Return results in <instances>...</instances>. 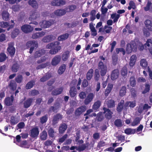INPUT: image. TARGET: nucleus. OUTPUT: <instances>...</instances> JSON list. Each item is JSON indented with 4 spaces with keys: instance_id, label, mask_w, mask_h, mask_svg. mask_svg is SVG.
<instances>
[{
    "instance_id": "nucleus-48",
    "label": "nucleus",
    "mask_w": 152,
    "mask_h": 152,
    "mask_svg": "<svg viewBox=\"0 0 152 152\" xmlns=\"http://www.w3.org/2000/svg\"><path fill=\"white\" fill-rule=\"evenodd\" d=\"M126 88L124 86L122 87L120 91L119 94L120 96H124L126 94Z\"/></svg>"
},
{
    "instance_id": "nucleus-46",
    "label": "nucleus",
    "mask_w": 152,
    "mask_h": 152,
    "mask_svg": "<svg viewBox=\"0 0 152 152\" xmlns=\"http://www.w3.org/2000/svg\"><path fill=\"white\" fill-rule=\"evenodd\" d=\"M76 6L72 5L66 8V10L67 12H72L74 10L76 9Z\"/></svg>"
},
{
    "instance_id": "nucleus-6",
    "label": "nucleus",
    "mask_w": 152,
    "mask_h": 152,
    "mask_svg": "<svg viewBox=\"0 0 152 152\" xmlns=\"http://www.w3.org/2000/svg\"><path fill=\"white\" fill-rule=\"evenodd\" d=\"M95 96V94L92 93H89L86 97L84 103L85 104L87 105L91 102Z\"/></svg>"
},
{
    "instance_id": "nucleus-10",
    "label": "nucleus",
    "mask_w": 152,
    "mask_h": 152,
    "mask_svg": "<svg viewBox=\"0 0 152 152\" xmlns=\"http://www.w3.org/2000/svg\"><path fill=\"white\" fill-rule=\"evenodd\" d=\"M61 57L60 56L57 55L55 56L52 59L51 64L53 66H56L60 62Z\"/></svg>"
},
{
    "instance_id": "nucleus-54",
    "label": "nucleus",
    "mask_w": 152,
    "mask_h": 152,
    "mask_svg": "<svg viewBox=\"0 0 152 152\" xmlns=\"http://www.w3.org/2000/svg\"><path fill=\"white\" fill-rule=\"evenodd\" d=\"M127 68L126 66L123 67L121 70V74L123 76H125L127 73Z\"/></svg>"
},
{
    "instance_id": "nucleus-15",
    "label": "nucleus",
    "mask_w": 152,
    "mask_h": 152,
    "mask_svg": "<svg viewBox=\"0 0 152 152\" xmlns=\"http://www.w3.org/2000/svg\"><path fill=\"white\" fill-rule=\"evenodd\" d=\"M137 59L136 56L135 55H132L130 59L129 65L130 67H133L135 64Z\"/></svg>"
},
{
    "instance_id": "nucleus-9",
    "label": "nucleus",
    "mask_w": 152,
    "mask_h": 152,
    "mask_svg": "<svg viewBox=\"0 0 152 152\" xmlns=\"http://www.w3.org/2000/svg\"><path fill=\"white\" fill-rule=\"evenodd\" d=\"M66 2L64 0H54L51 2V4L53 6H60L64 5Z\"/></svg>"
},
{
    "instance_id": "nucleus-23",
    "label": "nucleus",
    "mask_w": 152,
    "mask_h": 152,
    "mask_svg": "<svg viewBox=\"0 0 152 152\" xmlns=\"http://www.w3.org/2000/svg\"><path fill=\"white\" fill-rule=\"evenodd\" d=\"M141 118L139 117L135 118L131 123V125L132 126H135L138 124L140 122Z\"/></svg>"
},
{
    "instance_id": "nucleus-44",
    "label": "nucleus",
    "mask_w": 152,
    "mask_h": 152,
    "mask_svg": "<svg viewBox=\"0 0 152 152\" xmlns=\"http://www.w3.org/2000/svg\"><path fill=\"white\" fill-rule=\"evenodd\" d=\"M76 94V89L75 87L71 88L70 90V94L71 97H73L75 96Z\"/></svg>"
},
{
    "instance_id": "nucleus-37",
    "label": "nucleus",
    "mask_w": 152,
    "mask_h": 152,
    "mask_svg": "<svg viewBox=\"0 0 152 152\" xmlns=\"http://www.w3.org/2000/svg\"><path fill=\"white\" fill-rule=\"evenodd\" d=\"M63 91L62 88H59L57 89L56 90L53 91L52 92V94L54 95H57L61 93Z\"/></svg>"
},
{
    "instance_id": "nucleus-16",
    "label": "nucleus",
    "mask_w": 152,
    "mask_h": 152,
    "mask_svg": "<svg viewBox=\"0 0 152 152\" xmlns=\"http://www.w3.org/2000/svg\"><path fill=\"white\" fill-rule=\"evenodd\" d=\"M45 34V33L44 31L39 32L33 34L32 35V38L35 39L38 38L42 37Z\"/></svg>"
},
{
    "instance_id": "nucleus-51",
    "label": "nucleus",
    "mask_w": 152,
    "mask_h": 152,
    "mask_svg": "<svg viewBox=\"0 0 152 152\" xmlns=\"http://www.w3.org/2000/svg\"><path fill=\"white\" fill-rule=\"evenodd\" d=\"M34 83V81H32L28 83L26 86V88L27 89L31 88L33 86Z\"/></svg>"
},
{
    "instance_id": "nucleus-47",
    "label": "nucleus",
    "mask_w": 152,
    "mask_h": 152,
    "mask_svg": "<svg viewBox=\"0 0 152 152\" xmlns=\"http://www.w3.org/2000/svg\"><path fill=\"white\" fill-rule=\"evenodd\" d=\"M101 104L100 102L98 101L96 102L93 105V108L95 110L98 109L100 106Z\"/></svg>"
},
{
    "instance_id": "nucleus-20",
    "label": "nucleus",
    "mask_w": 152,
    "mask_h": 152,
    "mask_svg": "<svg viewBox=\"0 0 152 152\" xmlns=\"http://www.w3.org/2000/svg\"><path fill=\"white\" fill-rule=\"evenodd\" d=\"M144 9L145 11H149L152 13V3L148 1Z\"/></svg>"
},
{
    "instance_id": "nucleus-34",
    "label": "nucleus",
    "mask_w": 152,
    "mask_h": 152,
    "mask_svg": "<svg viewBox=\"0 0 152 152\" xmlns=\"http://www.w3.org/2000/svg\"><path fill=\"white\" fill-rule=\"evenodd\" d=\"M39 14L37 12H35L30 16L29 19L31 20H35L39 18Z\"/></svg>"
},
{
    "instance_id": "nucleus-14",
    "label": "nucleus",
    "mask_w": 152,
    "mask_h": 152,
    "mask_svg": "<svg viewBox=\"0 0 152 152\" xmlns=\"http://www.w3.org/2000/svg\"><path fill=\"white\" fill-rule=\"evenodd\" d=\"M86 110V107L85 106H82L76 110L75 113L77 115H80L82 113L84 112Z\"/></svg>"
},
{
    "instance_id": "nucleus-43",
    "label": "nucleus",
    "mask_w": 152,
    "mask_h": 152,
    "mask_svg": "<svg viewBox=\"0 0 152 152\" xmlns=\"http://www.w3.org/2000/svg\"><path fill=\"white\" fill-rule=\"evenodd\" d=\"M62 116L60 114H57L53 118V123L55 124L56 123V121L59 119H61L62 118Z\"/></svg>"
},
{
    "instance_id": "nucleus-49",
    "label": "nucleus",
    "mask_w": 152,
    "mask_h": 152,
    "mask_svg": "<svg viewBox=\"0 0 152 152\" xmlns=\"http://www.w3.org/2000/svg\"><path fill=\"white\" fill-rule=\"evenodd\" d=\"M120 17V15L118 14H112L111 15V17L112 19H114L113 21L114 22H117Z\"/></svg>"
},
{
    "instance_id": "nucleus-30",
    "label": "nucleus",
    "mask_w": 152,
    "mask_h": 152,
    "mask_svg": "<svg viewBox=\"0 0 152 152\" xmlns=\"http://www.w3.org/2000/svg\"><path fill=\"white\" fill-rule=\"evenodd\" d=\"M93 73V70L91 69L87 73L86 77L87 79L88 80H90L92 78Z\"/></svg>"
},
{
    "instance_id": "nucleus-31",
    "label": "nucleus",
    "mask_w": 152,
    "mask_h": 152,
    "mask_svg": "<svg viewBox=\"0 0 152 152\" xmlns=\"http://www.w3.org/2000/svg\"><path fill=\"white\" fill-rule=\"evenodd\" d=\"M140 65L144 68H146L148 66V63L146 60L145 59H141L140 63Z\"/></svg>"
},
{
    "instance_id": "nucleus-36",
    "label": "nucleus",
    "mask_w": 152,
    "mask_h": 152,
    "mask_svg": "<svg viewBox=\"0 0 152 152\" xmlns=\"http://www.w3.org/2000/svg\"><path fill=\"white\" fill-rule=\"evenodd\" d=\"M28 3L33 7L37 8L38 7V4L36 1L35 0H30Z\"/></svg>"
},
{
    "instance_id": "nucleus-22",
    "label": "nucleus",
    "mask_w": 152,
    "mask_h": 152,
    "mask_svg": "<svg viewBox=\"0 0 152 152\" xmlns=\"http://www.w3.org/2000/svg\"><path fill=\"white\" fill-rule=\"evenodd\" d=\"M119 74V71L118 70H114L112 72L111 75V78L112 80H114L118 77Z\"/></svg>"
},
{
    "instance_id": "nucleus-2",
    "label": "nucleus",
    "mask_w": 152,
    "mask_h": 152,
    "mask_svg": "<svg viewBox=\"0 0 152 152\" xmlns=\"http://www.w3.org/2000/svg\"><path fill=\"white\" fill-rule=\"evenodd\" d=\"M137 48L136 44L135 42L132 41L127 45L126 49V52L128 54L130 53L132 51H136Z\"/></svg>"
},
{
    "instance_id": "nucleus-40",
    "label": "nucleus",
    "mask_w": 152,
    "mask_h": 152,
    "mask_svg": "<svg viewBox=\"0 0 152 152\" xmlns=\"http://www.w3.org/2000/svg\"><path fill=\"white\" fill-rule=\"evenodd\" d=\"M33 99H29L26 101L24 103V106L25 108H28L30 105L31 103L32 102Z\"/></svg>"
},
{
    "instance_id": "nucleus-17",
    "label": "nucleus",
    "mask_w": 152,
    "mask_h": 152,
    "mask_svg": "<svg viewBox=\"0 0 152 152\" xmlns=\"http://www.w3.org/2000/svg\"><path fill=\"white\" fill-rule=\"evenodd\" d=\"M145 24L147 28L150 31H152V22L150 20H145Z\"/></svg>"
},
{
    "instance_id": "nucleus-5",
    "label": "nucleus",
    "mask_w": 152,
    "mask_h": 152,
    "mask_svg": "<svg viewBox=\"0 0 152 152\" xmlns=\"http://www.w3.org/2000/svg\"><path fill=\"white\" fill-rule=\"evenodd\" d=\"M99 67L100 70L101 75L102 76L104 75L107 71V67L102 62H100L99 64Z\"/></svg>"
},
{
    "instance_id": "nucleus-25",
    "label": "nucleus",
    "mask_w": 152,
    "mask_h": 152,
    "mask_svg": "<svg viewBox=\"0 0 152 152\" xmlns=\"http://www.w3.org/2000/svg\"><path fill=\"white\" fill-rule=\"evenodd\" d=\"M113 87V85L111 84H108L107 88L105 92V95L106 96H108L111 91Z\"/></svg>"
},
{
    "instance_id": "nucleus-26",
    "label": "nucleus",
    "mask_w": 152,
    "mask_h": 152,
    "mask_svg": "<svg viewBox=\"0 0 152 152\" xmlns=\"http://www.w3.org/2000/svg\"><path fill=\"white\" fill-rule=\"evenodd\" d=\"M66 69V65L65 64H63L60 66L58 70V74L61 75L65 71Z\"/></svg>"
},
{
    "instance_id": "nucleus-39",
    "label": "nucleus",
    "mask_w": 152,
    "mask_h": 152,
    "mask_svg": "<svg viewBox=\"0 0 152 152\" xmlns=\"http://www.w3.org/2000/svg\"><path fill=\"white\" fill-rule=\"evenodd\" d=\"M106 102L107 104V106L109 107H112L115 106L114 101L113 100H110L109 101L107 100H106Z\"/></svg>"
},
{
    "instance_id": "nucleus-35",
    "label": "nucleus",
    "mask_w": 152,
    "mask_h": 152,
    "mask_svg": "<svg viewBox=\"0 0 152 152\" xmlns=\"http://www.w3.org/2000/svg\"><path fill=\"white\" fill-rule=\"evenodd\" d=\"M19 33V30L18 29L15 28L12 31L11 34V37L13 38L16 37Z\"/></svg>"
},
{
    "instance_id": "nucleus-3",
    "label": "nucleus",
    "mask_w": 152,
    "mask_h": 152,
    "mask_svg": "<svg viewBox=\"0 0 152 152\" xmlns=\"http://www.w3.org/2000/svg\"><path fill=\"white\" fill-rule=\"evenodd\" d=\"M55 23V21L53 20H50L49 21L43 20L39 23V25L41 28H46L49 27Z\"/></svg>"
},
{
    "instance_id": "nucleus-56",
    "label": "nucleus",
    "mask_w": 152,
    "mask_h": 152,
    "mask_svg": "<svg viewBox=\"0 0 152 152\" xmlns=\"http://www.w3.org/2000/svg\"><path fill=\"white\" fill-rule=\"evenodd\" d=\"M0 26L2 28H7L9 25L7 22H0Z\"/></svg>"
},
{
    "instance_id": "nucleus-18",
    "label": "nucleus",
    "mask_w": 152,
    "mask_h": 152,
    "mask_svg": "<svg viewBox=\"0 0 152 152\" xmlns=\"http://www.w3.org/2000/svg\"><path fill=\"white\" fill-rule=\"evenodd\" d=\"M104 113L105 114V117L108 119H110L112 117V114L113 113L110 111L105 108H104Z\"/></svg>"
},
{
    "instance_id": "nucleus-63",
    "label": "nucleus",
    "mask_w": 152,
    "mask_h": 152,
    "mask_svg": "<svg viewBox=\"0 0 152 152\" xmlns=\"http://www.w3.org/2000/svg\"><path fill=\"white\" fill-rule=\"evenodd\" d=\"M16 81L18 83H20L21 82L22 80V77L21 75H18L15 79Z\"/></svg>"
},
{
    "instance_id": "nucleus-13",
    "label": "nucleus",
    "mask_w": 152,
    "mask_h": 152,
    "mask_svg": "<svg viewBox=\"0 0 152 152\" xmlns=\"http://www.w3.org/2000/svg\"><path fill=\"white\" fill-rule=\"evenodd\" d=\"M7 50L9 54L12 56L13 55L15 52V49L12 44H10L9 45V47Z\"/></svg>"
},
{
    "instance_id": "nucleus-32",
    "label": "nucleus",
    "mask_w": 152,
    "mask_h": 152,
    "mask_svg": "<svg viewBox=\"0 0 152 152\" xmlns=\"http://www.w3.org/2000/svg\"><path fill=\"white\" fill-rule=\"evenodd\" d=\"M124 103V100H121L120 102V103L118 104V107H117V110L118 112H120L121 111L123 108L125 109L124 108V107H123V105Z\"/></svg>"
},
{
    "instance_id": "nucleus-21",
    "label": "nucleus",
    "mask_w": 152,
    "mask_h": 152,
    "mask_svg": "<svg viewBox=\"0 0 152 152\" xmlns=\"http://www.w3.org/2000/svg\"><path fill=\"white\" fill-rule=\"evenodd\" d=\"M55 37L52 35H50L45 37L43 39V41L44 42H49L54 40Z\"/></svg>"
},
{
    "instance_id": "nucleus-50",
    "label": "nucleus",
    "mask_w": 152,
    "mask_h": 152,
    "mask_svg": "<svg viewBox=\"0 0 152 152\" xmlns=\"http://www.w3.org/2000/svg\"><path fill=\"white\" fill-rule=\"evenodd\" d=\"M52 76V75L51 74L48 73L46 75L45 77H44L42 78H41L40 79V80L42 82H44L46 81L49 78L51 77Z\"/></svg>"
},
{
    "instance_id": "nucleus-41",
    "label": "nucleus",
    "mask_w": 152,
    "mask_h": 152,
    "mask_svg": "<svg viewBox=\"0 0 152 152\" xmlns=\"http://www.w3.org/2000/svg\"><path fill=\"white\" fill-rule=\"evenodd\" d=\"M69 37V34H66L61 35L58 37V39L59 41H62L67 39Z\"/></svg>"
},
{
    "instance_id": "nucleus-33",
    "label": "nucleus",
    "mask_w": 152,
    "mask_h": 152,
    "mask_svg": "<svg viewBox=\"0 0 152 152\" xmlns=\"http://www.w3.org/2000/svg\"><path fill=\"white\" fill-rule=\"evenodd\" d=\"M124 103V100H121L120 102V103L118 104V107H117V110L118 112H120L121 111L123 108L125 109L124 108V107H123V105Z\"/></svg>"
},
{
    "instance_id": "nucleus-28",
    "label": "nucleus",
    "mask_w": 152,
    "mask_h": 152,
    "mask_svg": "<svg viewBox=\"0 0 152 152\" xmlns=\"http://www.w3.org/2000/svg\"><path fill=\"white\" fill-rule=\"evenodd\" d=\"M69 51H66L64 53L62 56V60L63 61H66L68 59L69 57Z\"/></svg>"
},
{
    "instance_id": "nucleus-12",
    "label": "nucleus",
    "mask_w": 152,
    "mask_h": 152,
    "mask_svg": "<svg viewBox=\"0 0 152 152\" xmlns=\"http://www.w3.org/2000/svg\"><path fill=\"white\" fill-rule=\"evenodd\" d=\"M30 136L33 137H37L39 134V131L37 127H34L30 131Z\"/></svg>"
},
{
    "instance_id": "nucleus-11",
    "label": "nucleus",
    "mask_w": 152,
    "mask_h": 152,
    "mask_svg": "<svg viewBox=\"0 0 152 152\" xmlns=\"http://www.w3.org/2000/svg\"><path fill=\"white\" fill-rule=\"evenodd\" d=\"M136 105V102L135 101H129L126 102L124 104V108L125 110L128 109L129 107L130 108L134 107Z\"/></svg>"
},
{
    "instance_id": "nucleus-7",
    "label": "nucleus",
    "mask_w": 152,
    "mask_h": 152,
    "mask_svg": "<svg viewBox=\"0 0 152 152\" xmlns=\"http://www.w3.org/2000/svg\"><path fill=\"white\" fill-rule=\"evenodd\" d=\"M66 12V10L63 9L58 10L54 11V13L51 15L52 17H54L55 16H61L64 15Z\"/></svg>"
},
{
    "instance_id": "nucleus-19",
    "label": "nucleus",
    "mask_w": 152,
    "mask_h": 152,
    "mask_svg": "<svg viewBox=\"0 0 152 152\" xmlns=\"http://www.w3.org/2000/svg\"><path fill=\"white\" fill-rule=\"evenodd\" d=\"M13 100V98L12 96L10 97H8L6 98L5 100V104L7 106H10L12 104Z\"/></svg>"
},
{
    "instance_id": "nucleus-27",
    "label": "nucleus",
    "mask_w": 152,
    "mask_h": 152,
    "mask_svg": "<svg viewBox=\"0 0 152 152\" xmlns=\"http://www.w3.org/2000/svg\"><path fill=\"white\" fill-rule=\"evenodd\" d=\"M10 121L11 125H14L17 124L19 121V119L17 118L12 116L11 118Z\"/></svg>"
},
{
    "instance_id": "nucleus-61",
    "label": "nucleus",
    "mask_w": 152,
    "mask_h": 152,
    "mask_svg": "<svg viewBox=\"0 0 152 152\" xmlns=\"http://www.w3.org/2000/svg\"><path fill=\"white\" fill-rule=\"evenodd\" d=\"M18 66L17 64H14L12 67V70L14 72H16L17 71Z\"/></svg>"
},
{
    "instance_id": "nucleus-57",
    "label": "nucleus",
    "mask_w": 152,
    "mask_h": 152,
    "mask_svg": "<svg viewBox=\"0 0 152 152\" xmlns=\"http://www.w3.org/2000/svg\"><path fill=\"white\" fill-rule=\"evenodd\" d=\"M47 134L46 132L43 131L42 133L41 136V139L42 140H45L47 137Z\"/></svg>"
},
{
    "instance_id": "nucleus-38",
    "label": "nucleus",
    "mask_w": 152,
    "mask_h": 152,
    "mask_svg": "<svg viewBox=\"0 0 152 152\" xmlns=\"http://www.w3.org/2000/svg\"><path fill=\"white\" fill-rule=\"evenodd\" d=\"M67 128V126L66 124H62L59 127V132L61 133H63L66 130Z\"/></svg>"
},
{
    "instance_id": "nucleus-55",
    "label": "nucleus",
    "mask_w": 152,
    "mask_h": 152,
    "mask_svg": "<svg viewBox=\"0 0 152 152\" xmlns=\"http://www.w3.org/2000/svg\"><path fill=\"white\" fill-rule=\"evenodd\" d=\"M130 83L131 85L133 87L136 84L135 78L133 77H131L130 79Z\"/></svg>"
},
{
    "instance_id": "nucleus-58",
    "label": "nucleus",
    "mask_w": 152,
    "mask_h": 152,
    "mask_svg": "<svg viewBox=\"0 0 152 152\" xmlns=\"http://www.w3.org/2000/svg\"><path fill=\"white\" fill-rule=\"evenodd\" d=\"M20 146L22 147L28 148L29 146L27 145L26 142V141H23L20 145Z\"/></svg>"
},
{
    "instance_id": "nucleus-1",
    "label": "nucleus",
    "mask_w": 152,
    "mask_h": 152,
    "mask_svg": "<svg viewBox=\"0 0 152 152\" xmlns=\"http://www.w3.org/2000/svg\"><path fill=\"white\" fill-rule=\"evenodd\" d=\"M47 49H51L49 51V53L51 54H55L58 52L61 49L59 45V42L56 41L49 43L46 46Z\"/></svg>"
},
{
    "instance_id": "nucleus-60",
    "label": "nucleus",
    "mask_w": 152,
    "mask_h": 152,
    "mask_svg": "<svg viewBox=\"0 0 152 152\" xmlns=\"http://www.w3.org/2000/svg\"><path fill=\"white\" fill-rule=\"evenodd\" d=\"M115 124L117 126H122V121L120 120H117L115 121Z\"/></svg>"
},
{
    "instance_id": "nucleus-64",
    "label": "nucleus",
    "mask_w": 152,
    "mask_h": 152,
    "mask_svg": "<svg viewBox=\"0 0 152 152\" xmlns=\"http://www.w3.org/2000/svg\"><path fill=\"white\" fill-rule=\"evenodd\" d=\"M152 44V41L151 39H148L146 43L145 44V47L148 46V47H150V45Z\"/></svg>"
},
{
    "instance_id": "nucleus-53",
    "label": "nucleus",
    "mask_w": 152,
    "mask_h": 152,
    "mask_svg": "<svg viewBox=\"0 0 152 152\" xmlns=\"http://www.w3.org/2000/svg\"><path fill=\"white\" fill-rule=\"evenodd\" d=\"M7 58L6 55L3 53L0 54V62H2L4 61Z\"/></svg>"
},
{
    "instance_id": "nucleus-42",
    "label": "nucleus",
    "mask_w": 152,
    "mask_h": 152,
    "mask_svg": "<svg viewBox=\"0 0 152 152\" xmlns=\"http://www.w3.org/2000/svg\"><path fill=\"white\" fill-rule=\"evenodd\" d=\"M2 18L4 20H7L9 18V14L6 11L3 12L2 13Z\"/></svg>"
},
{
    "instance_id": "nucleus-59",
    "label": "nucleus",
    "mask_w": 152,
    "mask_h": 152,
    "mask_svg": "<svg viewBox=\"0 0 152 152\" xmlns=\"http://www.w3.org/2000/svg\"><path fill=\"white\" fill-rule=\"evenodd\" d=\"M48 119V118L46 116H43L40 118V121L42 124L45 123Z\"/></svg>"
},
{
    "instance_id": "nucleus-29",
    "label": "nucleus",
    "mask_w": 152,
    "mask_h": 152,
    "mask_svg": "<svg viewBox=\"0 0 152 152\" xmlns=\"http://www.w3.org/2000/svg\"><path fill=\"white\" fill-rule=\"evenodd\" d=\"M136 129L131 128H127L125 130V133L127 134H132L134 133Z\"/></svg>"
},
{
    "instance_id": "nucleus-62",
    "label": "nucleus",
    "mask_w": 152,
    "mask_h": 152,
    "mask_svg": "<svg viewBox=\"0 0 152 152\" xmlns=\"http://www.w3.org/2000/svg\"><path fill=\"white\" fill-rule=\"evenodd\" d=\"M79 96L80 99H84L86 97V94L85 92H81L79 94Z\"/></svg>"
},
{
    "instance_id": "nucleus-24",
    "label": "nucleus",
    "mask_w": 152,
    "mask_h": 152,
    "mask_svg": "<svg viewBox=\"0 0 152 152\" xmlns=\"http://www.w3.org/2000/svg\"><path fill=\"white\" fill-rule=\"evenodd\" d=\"M45 53V51L43 50H39L35 52L34 57L36 58H38L43 55Z\"/></svg>"
},
{
    "instance_id": "nucleus-45",
    "label": "nucleus",
    "mask_w": 152,
    "mask_h": 152,
    "mask_svg": "<svg viewBox=\"0 0 152 152\" xmlns=\"http://www.w3.org/2000/svg\"><path fill=\"white\" fill-rule=\"evenodd\" d=\"M9 86L10 88L13 90H15L16 87V84L13 80L10 81Z\"/></svg>"
},
{
    "instance_id": "nucleus-4",
    "label": "nucleus",
    "mask_w": 152,
    "mask_h": 152,
    "mask_svg": "<svg viewBox=\"0 0 152 152\" xmlns=\"http://www.w3.org/2000/svg\"><path fill=\"white\" fill-rule=\"evenodd\" d=\"M26 46L28 48H30L29 53H32L34 49L37 47V43L35 41H29L26 43Z\"/></svg>"
},
{
    "instance_id": "nucleus-8",
    "label": "nucleus",
    "mask_w": 152,
    "mask_h": 152,
    "mask_svg": "<svg viewBox=\"0 0 152 152\" xmlns=\"http://www.w3.org/2000/svg\"><path fill=\"white\" fill-rule=\"evenodd\" d=\"M21 30L24 33H27L31 32L33 30V28L30 25L26 24L22 26L21 28Z\"/></svg>"
},
{
    "instance_id": "nucleus-52",
    "label": "nucleus",
    "mask_w": 152,
    "mask_h": 152,
    "mask_svg": "<svg viewBox=\"0 0 152 152\" xmlns=\"http://www.w3.org/2000/svg\"><path fill=\"white\" fill-rule=\"evenodd\" d=\"M100 76L99 70L96 69L95 70L94 74V79L96 80H98Z\"/></svg>"
}]
</instances>
